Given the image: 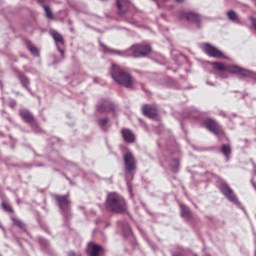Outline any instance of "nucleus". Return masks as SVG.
I'll use <instances>...</instances> for the list:
<instances>
[{
	"mask_svg": "<svg viewBox=\"0 0 256 256\" xmlns=\"http://www.w3.org/2000/svg\"><path fill=\"white\" fill-rule=\"evenodd\" d=\"M106 207L109 211H113L114 213H124V211H127V203H125V200L116 193L108 195Z\"/></svg>",
	"mask_w": 256,
	"mask_h": 256,
	"instance_id": "obj_2",
	"label": "nucleus"
},
{
	"mask_svg": "<svg viewBox=\"0 0 256 256\" xmlns=\"http://www.w3.org/2000/svg\"><path fill=\"white\" fill-rule=\"evenodd\" d=\"M227 17L228 19H230V21H235L237 19V13H235L234 11H228Z\"/></svg>",
	"mask_w": 256,
	"mask_h": 256,
	"instance_id": "obj_24",
	"label": "nucleus"
},
{
	"mask_svg": "<svg viewBox=\"0 0 256 256\" xmlns=\"http://www.w3.org/2000/svg\"><path fill=\"white\" fill-rule=\"evenodd\" d=\"M100 46H101L103 53H111V55H120V52L117 50H111L110 48H108L107 46H105L101 43H100Z\"/></svg>",
	"mask_w": 256,
	"mask_h": 256,
	"instance_id": "obj_18",
	"label": "nucleus"
},
{
	"mask_svg": "<svg viewBox=\"0 0 256 256\" xmlns=\"http://www.w3.org/2000/svg\"><path fill=\"white\" fill-rule=\"evenodd\" d=\"M88 249L90 251V256H99V253L103 251V247L93 243L88 244Z\"/></svg>",
	"mask_w": 256,
	"mask_h": 256,
	"instance_id": "obj_15",
	"label": "nucleus"
},
{
	"mask_svg": "<svg viewBox=\"0 0 256 256\" xmlns=\"http://www.w3.org/2000/svg\"><path fill=\"white\" fill-rule=\"evenodd\" d=\"M119 15H125L129 11V0H116Z\"/></svg>",
	"mask_w": 256,
	"mask_h": 256,
	"instance_id": "obj_9",
	"label": "nucleus"
},
{
	"mask_svg": "<svg viewBox=\"0 0 256 256\" xmlns=\"http://www.w3.org/2000/svg\"><path fill=\"white\" fill-rule=\"evenodd\" d=\"M220 191L221 193H223V195H225L228 201H231L232 203H237V197L233 193V190H231V188H229L227 184H222L220 186Z\"/></svg>",
	"mask_w": 256,
	"mask_h": 256,
	"instance_id": "obj_6",
	"label": "nucleus"
},
{
	"mask_svg": "<svg viewBox=\"0 0 256 256\" xmlns=\"http://www.w3.org/2000/svg\"><path fill=\"white\" fill-rule=\"evenodd\" d=\"M204 125L214 135H223V129L215 120L207 119L204 121Z\"/></svg>",
	"mask_w": 256,
	"mask_h": 256,
	"instance_id": "obj_4",
	"label": "nucleus"
},
{
	"mask_svg": "<svg viewBox=\"0 0 256 256\" xmlns=\"http://www.w3.org/2000/svg\"><path fill=\"white\" fill-rule=\"evenodd\" d=\"M124 165L127 173H133L135 171V157L131 152L124 154Z\"/></svg>",
	"mask_w": 256,
	"mask_h": 256,
	"instance_id": "obj_5",
	"label": "nucleus"
},
{
	"mask_svg": "<svg viewBox=\"0 0 256 256\" xmlns=\"http://www.w3.org/2000/svg\"><path fill=\"white\" fill-rule=\"evenodd\" d=\"M15 105H16V103H15V102H13V103L11 104V107H15Z\"/></svg>",
	"mask_w": 256,
	"mask_h": 256,
	"instance_id": "obj_35",
	"label": "nucleus"
},
{
	"mask_svg": "<svg viewBox=\"0 0 256 256\" xmlns=\"http://www.w3.org/2000/svg\"><path fill=\"white\" fill-rule=\"evenodd\" d=\"M2 208L4 209V211H8V212H12L13 208H11V206L7 203H2Z\"/></svg>",
	"mask_w": 256,
	"mask_h": 256,
	"instance_id": "obj_26",
	"label": "nucleus"
},
{
	"mask_svg": "<svg viewBox=\"0 0 256 256\" xmlns=\"http://www.w3.org/2000/svg\"><path fill=\"white\" fill-rule=\"evenodd\" d=\"M252 26H253L254 29L256 30V20H255V19L252 20Z\"/></svg>",
	"mask_w": 256,
	"mask_h": 256,
	"instance_id": "obj_32",
	"label": "nucleus"
},
{
	"mask_svg": "<svg viewBox=\"0 0 256 256\" xmlns=\"http://www.w3.org/2000/svg\"><path fill=\"white\" fill-rule=\"evenodd\" d=\"M13 224L16 225V227H19V229H25V224L18 218L13 217L12 218Z\"/></svg>",
	"mask_w": 256,
	"mask_h": 256,
	"instance_id": "obj_21",
	"label": "nucleus"
},
{
	"mask_svg": "<svg viewBox=\"0 0 256 256\" xmlns=\"http://www.w3.org/2000/svg\"><path fill=\"white\" fill-rule=\"evenodd\" d=\"M151 53V46L147 44H135L130 49H128L126 52H123L124 57H146V55H149Z\"/></svg>",
	"mask_w": 256,
	"mask_h": 256,
	"instance_id": "obj_3",
	"label": "nucleus"
},
{
	"mask_svg": "<svg viewBox=\"0 0 256 256\" xmlns=\"http://www.w3.org/2000/svg\"><path fill=\"white\" fill-rule=\"evenodd\" d=\"M170 165H171L172 171H177V169H179V160L177 159L172 160Z\"/></svg>",
	"mask_w": 256,
	"mask_h": 256,
	"instance_id": "obj_25",
	"label": "nucleus"
},
{
	"mask_svg": "<svg viewBox=\"0 0 256 256\" xmlns=\"http://www.w3.org/2000/svg\"><path fill=\"white\" fill-rule=\"evenodd\" d=\"M111 77L118 84L122 85V87H126L127 89H133L135 85V79L131 77V74L123 71L121 67L116 64H112L111 68Z\"/></svg>",
	"mask_w": 256,
	"mask_h": 256,
	"instance_id": "obj_1",
	"label": "nucleus"
},
{
	"mask_svg": "<svg viewBox=\"0 0 256 256\" xmlns=\"http://www.w3.org/2000/svg\"><path fill=\"white\" fill-rule=\"evenodd\" d=\"M107 123H109V120L107 118H103L99 121L100 127H105V125H107Z\"/></svg>",
	"mask_w": 256,
	"mask_h": 256,
	"instance_id": "obj_28",
	"label": "nucleus"
},
{
	"mask_svg": "<svg viewBox=\"0 0 256 256\" xmlns=\"http://www.w3.org/2000/svg\"><path fill=\"white\" fill-rule=\"evenodd\" d=\"M142 113L149 117L150 119H153V117H157V108L151 105H144L142 107Z\"/></svg>",
	"mask_w": 256,
	"mask_h": 256,
	"instance_id": "obj_10",
	"label": "nucleus"
},
{
	"mask_svg": "<svg viewBox=\"0 0 256 256\" xmlns=\"http://www.w3.org/2000/svg\"><path fill=\"white\" fill-rule=\"evenodd\" d=\"M29 51L31 52L32 55H39V51L35 46H30Z\"/></svg>",
	"mask_w": 256,
	"mask_h": 256,
	"instance_id": "obj_27",
	"label": "nucleus"
},
{
	"mask_svg": "<svg viewBox=\"0 0 256 256\" xmlns=\"http://www.w3.org/2000/svg\"><path fill=\"white\" fill-rule=\"evenodd\" d=\"M122 136L126 143H135V134L129 129H122Z\"/></svg>",
	"mask_w": 256,
	"mask_h": 256,
	"instance_id": "obj_13",
	"label": "nucleus"
},
{
	"mask_svg": "<svg viewBox=\"0 0 256 256\" xmlns=\"http://www.w3.org/2000/svg\"><path fill=\"white\" fill-rule=\"evenodd\" d=\"M19 79L21 84L23 85V87H26V89L28 91H31L28 87H29V79H27V77H25L23 74H19Z\"/></svg>",
	"mask_w": 256,
	"mask_h": 256,
	"instance_id": "obj_19",
	"label": "nucleus"
},
{
	"mask_svg": "<svg viewBox=\"0 0 256 256\" xmlns=\"http://www.w3.org/2000/svg\"><path fill=\"white\" fill-rule=\"evenodd\" d=\"M214 69H216L217 71H227V67L225 66V64L223 63H214L213 64Z\"/></svg>",
	"mask_w": 256,
	"mask_h": 256,
	"instance_id": "obj_20",
	"label": "nucleus"
},
{
	"mask_svg": "<svg viewBox=\"0 0 256 256\" xmlns=\"http://www.w3.org/2000/svg\"><path fill=\"white\" fill-rule=\"evenodd\" d=\"M20 117L25 121V123H33V114L27 109L20 110Z\"/></svg>",
	"mask_w": 256,
	"mask_h": 256,
	"instance_id": "obj_14",
	"label": "nucleus"
},
{
	"mask_svg": "<svg viewBox=\"0 0 256 256\" xmlns=\"http://www.w3.org/2000/svg\"><path fill=\"white\" fill-rule=\"evenodd\" d=\"M180 209H181V216L184 219H190L191 218V211H189V208H187V206L181 204Z\"/></svg>",
	"mask_w": 256,
	"mask_h": 256,
	"instance_id": "obj_16",
	"label": "nucleus"
},
{
	"mask_svg": "<svg viewBox=\"0 0 256 256\" xmlns=\"http://www.w3.org/2000/svg\"><path fill=\"white\" fill-rule=\"evenodd\" d=\"M180 18L186 19V21H193L194 23H199V15L193 12H181Z\"/></svg>",
	"mask_w": 256,
	"mask_h": 256,
	"instance_id": "obj_12",
	"label": "nucleus"
},
{
	"mask_svg": "<svg viewBox=\"0 0 256 256\" xmlns=\"http://www.w3.org/2000/svg\"><path fill=\"white\" fill-rule=\"evenodd\" d=\"M44 11L47 19H53V12L51 11V8L44 6Z\"/></svg>",
	"mask_w": 256,
	"mask_h": 256,
	"instance_id": "obj_23",
	"label": "nucleus"
},
{
	"mask_svg": "<svg viewBox=\"0 0 256 256\" xmlns=\"http://www.w3.org/2000/svg\"><path fill=\"white\" fill-rule=\"evenodd\" d=\"M162 1H163L164 3H167V1H169V0H159V1L157 2L158 7H161Z\"/></svg>",
	"mask_w": 256,
	"mask_h": 256,
	"instance_id": "obj_30",
	"label": "nucleus"
},
{
	"mask_svg": "<svg viewBox=\"0 0 256 256\" xmlns=\"http://www.w3.org/2000/svg\"><path fill=\"white\" fill-rule=\"evenodd\" d=\"M228 73H234L235 75H241L242 77H249L251 75V72L249 70H245L239 66H227Z\"/></svg>",
	"mask_w": 256,
	"mask_h": 256,
	"instance_id": "obj_8",
	"label": "nucleus"
},
{
	"mask_svg": "<svg viewBox=\"0 0 256 256\" xmlns=\"http://www.w3.org/2000/svg\"><path fill=\"white\" fill-rule=\"evenodd\" d=\"M184 0H176L177 3H183Z\"/></svg>",
	"mask_w": 256,
	"mask_h": 256,
	"instance_id": "obj_33",
	"label": "nucleus"
},
{
	"mask_svg": "<svg viewBox=\"0 0 256 256\" xmlns=\"http://www.w3.org/2000/svg\"><path fill=\"white\" fill-rule=\"evenodd\" d=\"M203 51H205V53H207V55H209L210 57H216V58L223 57V52H221V50L209 44H204Z\"/></svg>",
	"mask_w": 256,
	"mask_h": 256,
	"instance_id": "obj_7",
	"label": "nucleus"
},
{
	"mask_svg": "<svg viewBox=\"0 0 256 256\" xmlns=\"http://www.w3.org/2000/svg\"><path fill=\"white\" fill-rule=\"evenodd\" d=\"M221 151L225 157H228L231 154V147L229 145H223Z\"/></svg>",
	"mask_w": 256,
	"mask_h": 256,
	"instance_id": "obj_22",
	"label": "nucleus"
},
{
	"mask_svg": "<svg viewBox=\"0 0 256 256\" xmlns=\"http://www.w3.org/2000/svg\"><path fill=\"white\" fill-rule=\"evenodd\" d=\"M56 201L58 202L62 211H67V209H69V205L71 204L68 196H56Z\"/></svg>",
	"mask_w": 256,
	"mask_h": 256,
	"instance_id": "obj_11",
	"label": "nucleus"
},
{
	"mask_svg": "<svg viewBox=\"0 0 256 256\" xmlns=\"http://www.w3.org/2000/svg\"><path fill=\"white\" fill-rule=\"evenodd\" d=\"M173 256H182L181 254H174Z\"/></svg>",
	"mask_w": 256,
	"mask_h": 256,
	"instance_id": "obj_36",
	"label": "nucleus"
},
{
	"mask_svg": "<svg viewBox=\"0 0 256 256\" xmlns=\"http://www.w3.org/2000/svg\"><path fill=\"white\" fill-rule=\"evenodd\" d=\"M45 0H38V3H44Z\"/></svg>",
	"mask_w": 256,
	"mask_h": 256,
	"instance_id": "obj_34",
	"label": "nucleus"
},
{
	"mask_svg": "<svg viewBox=\"0 0 256 256\" xmlns=\"http://www.w3.org/2000/svg\"><path fill=\"white\" fill-rule=\"evenodd\" d=\"M208 83V85H213V84H211V83H209V82H207Z\"/></svg>",
	"mask_w": 256,
	"mask_h": 256,
	"instance_id": "obj_38",
	"label": "nucleus"
},
{
	"mask_svg": "<svg viewBox=\"0 0 256 256\" xmlns=\"http://www.w3.org/2000/svg\"><path fill=\"white\" fill-rule=\"evenodd\" d=\"M98 111L101 113H103V111H107V104L98 105Z\"/></svg>",
	"mask_w": 256,
	"mask_h": 256,
	"instance_id": "obj_29",
	"label": "nucleus"
},
{
	"mask_svg": "<svg viewBox=\"0 0 256 256\" xmlns=\"http://www.w3.org/2000/svg\"><path fill=\"white\" fill-rule=\"evenodd\" d=\"M68 256H81L80 254L76 255L75 252H69Z\"/></svg>",
	"mask_w": 256,
	"mask_h": 256,
	"instance_id": "obj_31",
	"label": "nucleus"
},
{
	"mask_svg": "<svg viewBox=\"0 0 256 256\" xmlns=\"http://www.w3.org/2000/svg\"><path fill=\"white\" fill-rule=\"evenodd\" d=\"M50 34L56 43H63V36H61V34H59V32L52 30L50 32Z\"/></svg>",
	"mask_w": 256,
	"mask_h": 256,
	"instance_id": "obj_17",
	"label": "nucleus"
},
{
	"mask_svg": "<svg viewBox=\"0 0 256 256\" xmlns=\"http://www.w3.org/2000/svg\"><path fill=\"white\" fill-rule=\"evenodd\" d=\"M61 55H63V50L60 51Z\"/></svg>",
	"mask_w": 256,
	"mask_h": 256,
	"instance_id": "obj_37",
	"label": "nucleus"
}]
</instances>
